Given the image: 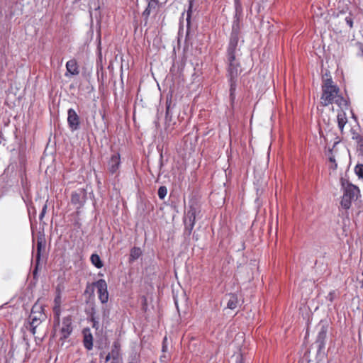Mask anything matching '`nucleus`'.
<instances>
[{
    "mask_svg": "<svg viewBox=\"0 0 363 363\" xmlns=\"http://www.w3.org/2000/svg\"><path fill=\"white\" fill-rule=\"evenodd\" d=\"M339 88L333 84L331 79H327L323 86V94L321 96V103L323 106H328L335 103L339 106L345 104L344 99L338 94Z\"/></svg>",
    "mask_w": 363,
    "mask_h": 363,
    "instance_id": "obj_1",
    "label": "nucleus"
},
{
    "mask_svg": "<svg viewBox=\"0 0 363 363\" xmlns=\"http://www.w3.org/2000/svg\"><path fill=\"white\" fill-rule=\"evenodd\" d=\"M46 315L43 312V308L40 304L35 303L31 310L29 315L30 320V330L34 335L36 332V328L40 323L45 320Z\"/></svg>",
    "mask_w": 363,
    "mask_h": 363,
    "instance_id": "obj_2",
    "label": "nucleus"
},
{
    "mask_svg": "<svg viewBox=\"0 0 363 363\" xmlns=\"http://www.w3.org/2000/svg\"><path fill=\"white\" fill-rule=\"evenodd\" d=\"M359 189L354 185L348 184L344 188V193L341 200V206L345 209H349L353 201L357 199Z\"/></svg>",
    "mask_w": 363,
    "mask_h": 363,
    "instance_id": "obj_3",
    "label": "nucleus"
},
{
    "mask_svg": "<svg viewBox=\"0 0 363 363\" xmlns=\"http://www.w3.org/2000/svg\"><path fill=\"white\" fill-rule=\"evenodd\" d=\"M57 324L55 325V332L59 333L60 340H65L71 335L73 330L72 318L70 316L64 317L60 323L57 315Z\"/></svg>",
    "mask_w": 363,
    "mask_h": 363,
    "instance_id": "obj_4",
    "label": "nucleus"
},
{
    "mask_svg": "<svg viewBox=\"0 0 363 363\" xmlns=\"http://www.w3.org/2000/svg\"><path fill=\"white\" fill-rule=\"evenodd\" d=\"M239 52H227V60L228 64V74L230 78L235 79L241 72L239 60L237 58Z\"/></svg>",
    "mask_w": 363,
    "mask_h": 363,
    "instance_id": "obj_5",
    "label": "nucleus"
},
{
    "mask_svg": "<svg viewBox=\"0 0 363 363\" xmlns=\"http://www.w3.org/2000/svg\"><path fill=\"white\" fill-rule=\"evenodd\" d=\"M199 211V207L195 202H193L189 205V209L185 215L184 220L185 228L189 231V233H191L194 228L196 217Z\"/></svg>",
    "mask_w": 363,
    "mask_h": 363,
    "instance_id": "obj_6",
    "label": "nucleus"
},
{
    "mask_svg": "<svg viewBox=\"0 0 363 363\" xmlns=\"http://www.w3.org/2000/svg\"><path fill=\"white\" fill-rule=\"evenodd\" d=\"M93 285L97 289L99 299L102 303H106L108 301V292L107 290V284L104 279H99L93 283Z\"/></svg>",
    "mask_w": 363,
    "mask_h": 363,
    "instance_id": "obj_7",
    "label": "nucleus"
},
{
    "mask_svg": "<svg viewBox=\"0 0 363 363\" xmlns=\"http://www.w3.org/2000/svg\"><path fill=\"white\" fill-rule=\"evenodd\" d=\"M67 123L69 129L73 132L79 129L80 119L77 112L73 108L67 111Z\"/></svg>",
    "mask_w": 363,
    "mask_h": 363,
    "instance_id": "obj_8",
    "label": "nucleus"
},
{
    "mask_svg": "<svg viewBox=\"0 0 363 363\" xmlns=\"http://www.w3.org/2000/svg\"><path fill=\"white\" fill-rule=\"evenodd\" d=\"M108 170L111 174H117L121 167V156L118 152L113 153L108 162Z\"/></svg>",
    "mask_w": 363,
    "mask_h": 363,
    "instance_id": "obj_9",
    "label": "nucleus"
},
{
    "mask_svg": "<svg viewBox=\"0 0 363 363\" xmlns=\"http://www.w3.org/2000/svg\"><path fill=\"white\" fill-rule=\"evenodd\" d=\"M67 73L65 76L77 75L79 73V67L75 60L72 59L67 62L66 63Z\"/></svg>",
    "mask_w": 363,
    "mask_h": 363,
    "instance_id": "obj_10",
    "label": "nucleus"
},
{
    "mask_svg": "<svg viewBox=\"0 0 363 363\" xmlns=\"http://www.w3.org/2000/svg\"><path fill=\"white\" fill-rule=\"evenodd\" d=\"M238 40L239 33L231 32L230 40L228 47L227 52H239V50L238 49Z\"/></svg>",
    "mask_w": 363,
    "mask_h": 363,
    "instance_id": "obj_11",
    "label": "nucleus"
},
{
    "mask_svg": "<svg viewBox=\"0 0 363 363\" xmlns=\"http://www.w3.org/2000/svg\"><path fill=\"white\" fill-rule=\"evenodd\" d=\"M84 335V346L88 350H90L93 347V337L91 331L89 328H84L83 330Z\"/></svg>",
    "mask_w": 363,
    "mask_h": 363,
    "instance_id": "obj_12",
    "label": "nucleus"
},
{
    "mask_svg": "<svg viewBox=\"0 0 363 363\" xmlns=\"http://www.w3.org/2000/svg\"><path fill=\"white\" fill-rule=\"evenodd\" d=\"M240 20H241V9L236 7V12L235 15V19L232 26V33H240Z\"/></svg>",
    "mask_w": 363,
    "mask_h": 363,
    "instance_id": "obj_13",
    "label": "nucleus"
},
{
    "mask_svg": "<svg viewBox=\"0 0 363 363\" xmlns=\"http://www.w3.org/2000/svg\"><path fill=\"white\" fill-rule=\"evenodd\" d=\"M148 4L145 10L143 11V15L148 17L151 12L156 9L158 6V0H147Z\"/></svg>",
    "mask_w": 363,
    "mask_h": 363,
    "instance_id": "obj_14",
    "label": "nucleus"
},
{
    "mask_svg": "<svg viewBox=\"0 0 363 363\" xmlns=\"http://www.w3.org/2000/svg\"><path fill=\"white\" fill-rule=\"evenodd\" d=\"M227 307L230 309H235L238 305V298L236 294H230L228 296Z\"/></svg>",
    "mask_w": 363,
    "mask_h": 363,
    "instance_id": "obj_15",
    "label": "nucleus"
},
{
    "mask_svg": "<svg viewBox=\"0 0 363 363\" xmlns=\"http://www.w3.org/2000/svg\"><path fill=\"white\" fill-rule=\"evenodd\" d=\"M337 120L338 128L341 130V132H342L343 128L347 122V119L345 113L342 111L339 112L337 113Z\"/></svg>",
    "mask_w": 363,
    "mask_h": 363,
    "instance_id": "obj_16",
    "label": "nucleus"
},
{
    "mask_svg": "<svg viewBox=\"0 0 363 363\" xmlns=\"http://www.w3.org/2000/svg\"><path fill=\"white\" fill-rule=\"evenodd\" d=\"M326 333H327V330L324 326H323L321 328V329L320 330V331L318 332V334L317 336V340H316V342H317V343L319 344L320 347L324 346L325 339L326 337Z\"/></svg>",
    "mask_w": 363,
    "mask_h": 363,
    "instance_id": "obj_17",
    "label": "nucleus"
},
{
    "mask_svg": "<svg viewBox=\"0 0 363 363\" xmlns=\"http://www.w3.org/2000/svg\"><path fill=\"white\" fill-rule=\"evenodd\" d=\"M91 263L97 268L101 269L103 267V263L100 257L97 254H92L90 257Z\"/></svg>",
    "mask_w": 363,
    "mask_h": 363,
    "instance_id": "obj_18",
    "label": "nucleus"
},
{
    "mask_svg": "<svg viewBox=\"0 0 363 363\" xmlns=\"http://www.w3.org/2000/svg\"><path fill=\"white\" fill-rule=\"evenodd\" d=\"M142 252L139 247H133L130 251V257L132 259H137L141 255Z\"/></svg>",
    "mask_w": 363,
    "mask_h": 363,
    "instance_id": "obj_19",
    "label": "nucleus"
},
{
    "mask_svg": "<svg viewBox=\"0 0 363 363\" xmlns=\"http://www.w3.org/2000/svg\"><path fill=\"white\" fill-rule=\"evenodd\" d=\"M235 79H231L230 78V99L232 101L234 100L235 99V89H236V85H235Z\"/></svg>",
    "mask_w": 363,
    "mask_h": 363,
    "instance_id": "obj_20",
    "label": "nucleus"
},
{
    "mask_svg": "<svg viewBox=\"0 0 363 363\" xmlns=\"http://www.w3.org/2000/svg\"><path fill=\"white\" fill-rule=\"evenodd\" d=\"M71 201L73 204L81 205V196L77 193H72L71 196Z\"/></svg>",
    "mask_w": 363,
    "mask_h": 363,
    "instance_id": "obj_21",
    "label": "nucleus"
},
{
    "mask_svg": "<svg viewBox=\"0 0 363 363\" xmlns=\"http://www.w3.org/2000/svg\"><path fill=\"white\" fill-rule=\"evenodd\" d=\"M158 196L160 199H164L167 194V189L166 186H162L158 189Z\"/></svg>",
    "mask_w": 363,
    "mask_h": 363,
    "instance_id": "obj_22",
    "label": "nucleus"
},
{
    "mask_svg": "<svg viewBox=\"0 0 363 363\" xmlns=\"http://www.w3.org/2000/svg\"><path fill=\"white\" fill-rule=\"evenodd\" d=\"M109 354H111V357L113 360H117L119 359V350L116 345Z\"/></svg>",
    "mask_w": 363,
    "mask_h": 363,
    "instance_id": "obj_23",
    "label": "nucleus"
},
{
    "mask_svg": "<svg viewBox=\"0 0 363 363\" xmlns=\"http://www.w3.org/2000/svg\"><path fill=\"white\" fill-rule=\"evenodd\" d=\"M354 172L359 178H363V164H357Z\"/></svg>",
    "mask_w": 363,
    "mask_h": 363,
    "instance_id": "obj_24",
    "label": "nucleus"
},
{
    "mask_svg": "<svg viewBox=\"0 0 363 363\" xmlns=\"http://www.w3.org/2000/svg\"><path fill=\"white\" fill-rule=\"evenodd\" d=\"M192 3L191 1L189 2V9L187 11V13H186V21H187V24L189 25V23H190V18H191V12H192Z\"/></svg>",
    "mask_w": 363,
    "mask_h": 363,
    "instance_id": "obj_25",
    "label": "nucleus"
},
{
    "mask_svg": "<svg viewBox=\"0 0 363 363\" xmlns=\"http://www.w3.org/2000/svg\"><path fill=\"white\" fill-rule=\"evenodd\" d=\"M41 248H42V241L41 240H38V243H37V255H36L38 261L40 259Z\"/></svg>",
    "mask_w": 363,
    "mask_h": 363,
    "instance_id": "obj_26",
    "label": "nucleus"
},
{
    "mask_svg": "<svg viewBox=\"0 0 363 363\" xmlns=\"http://www.w3.org/2000/svg\"><path fill=\"white\" fill-rule=\"evenodd\" d=\"M335 297V292L334 291H331L326 296V299L330 302H333Z\"/></svg>",
    "mask_w": 363,
    "mask_h": 363,
    "instance_id": "obj_27",
    "label": "nucleus"
},
{
    "mask_svg": "<svg viewBox=\"0 0 363 363\" xmlns=\"http://www.w3.org/2000/svg\"><path fill=\"white\" fill-rule=\"evenodd\" d=\"M46 208H47V206H44L43 209H42V211L39 216V218L40 220H42L45 216V211H46Z\"/></svg>",
    "mask_w": 363,
    "mask_h": 363,
    "instance_id": "obj_28",
    "label": "nucleus"
},
{
    "mask_svg": "<svg viewBox=\"0 0 363 363\" xmlns=\"http://www.w3.org/2000/svg\"><path fill=\"white\" fill-rule=\"evenodd\" d=\"M166 340H167V337H165L163 340L162 349V351L163 353H165L167 350V346L165 344Z\"/></svg>",
    "mask_w": 363,
    "mask_h": 363,
    "instance_id": "obj_29",
    "label": "nucleus"
},
{
    "mask_svg": "<svg viewBox=\"0 0 363 363\" xmlns=\"http://www.w3.org/2000/svg\"><path fill=\"white\" fill-rule=\"evenodd\" d=\"M167 360H168V357H167V356H166V354H162V355L160 357V361H161V362H162V363H167Z\"/></svg>",
    "mask_w": 363,
    "mask_h": 363,
    "instance_id": "obj_30",
    "label": "nucleus"
},
{
    "mask_svg": "<svg viewBox=\"0 0 363 363\" xmlns=\"http://www.w3.org/2000/svg\"><path fill=\"white\" fill-rule=\"evenodd\" d=\"M237 363H243L242 362V356L241 354H238L236 357Z\"/></svg>",
    "mask_w": 363,
    "mask_h": 363,
    "instance_id": "obj_31",
    "label": "nucleus"
},
{
    "mask_svg": "<svg viewBox=\"0 0 363 363\" xmlns=\"http://www.w3.org/2000/svg\"><path fill=\"white\" fill-rule=\"evenodd\" d=\"M346 22L350 26V28L352 27V21L351 18H346Z\"/></svg>",
    "mask_w": 363,
    "mask_h": 363,
    "instance_id": "obj_32",
    "label": "nucleus"
},
{
    "mask_svg": "<svg viewBox=\"0 0 363 363\" xmlns=\"http://www.w3.org/2000/svg\"><path fill=\"white\" fill-rule=\"evenodd\" d=\"M359 150L362 153H363V141L359 143Z\"/></svg>",
    "mask_w": 363,
    "mask_h": 363,
    "instance_id": "obj_33",
    "label": "nucleus"
},
{
    "mask_svg": "<svg viewBox=\"0 0 363 363\" xmlns=\"http://www.w3.org/2000/svg\"><path fill=\"white\" fill-rule=\"evenodd\" d=\"M111 354H108L105 357V362H108L110 359H111Z\"/></svg>",
    "mask_w": 363,
    "mask_h": 363,
    "instance_id": "obj_34",
    "label": "nucleus"
},
{
    "mask_svg": "<svg viewBox=\"0 0 363 363\" xmlns=\"http://www.w3.org/2000/svg\"><path fill=\"white\" fill-rule=\"evenodd\" d=\"M169 106H170V103L168 104V102H167V110H166V113L167 115L169 113Z\"/></svg>",
    "mask_w": 363,
    "mask_h": 363,
    "instance_id": "obj_35",
    "label": "nucleus"
},
{
    "mask_svg": "<svg viewBox=\"0 0 363 363\" xmlns=\"http://www.w3.org/2000/svg\"><path fill=\"white\" fill-rule=\"evenodd\" d=\"M111 363H122L119 359H118L117 360H113L112 359V362Z\"/></svg>",
    "mask_w": 363,
    "mask_h": 363,
    "instance_id": "obj_36",
    "label": "nucleus"
},
{
    "mask_svg": "<svg viewBox=\"0 0 363 363\" xmlns=\"http://www.w3.org/2000/svg\"><path fill=\"white\" fill-rule=\"evenodd\" d=\"M330 161L331 162H333V163H335V160L334 157H330Z\"/></svg>",
    "mask_w": 363,
    "mask_h": 363,
    "instance_id": "obj_37",
    "label": "nucleus"
},
{
    "mask_svg": "<svg viewBox=\"0 0 363 363\" xmlns=\"http://www.w3.org/2000/svg\"><path fill=\"white\" fill-rule=\"evenodd\" d=\"M93 320H94V325H93V327H96V325H97V323H96V322L94 320V318H93Z\"/></svg>",
    "mask_w": 363,
    "mask_h": 363,
    "instance_id": "obj_38",
    "label": "nucleus"
}]
</instances>
